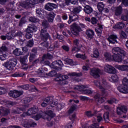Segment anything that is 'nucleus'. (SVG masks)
<instances>
[{"mask_svg":"<svg viewBox=\"0 0 128 128\" xmlns=\"http://www.w3.org/2000/svg\"><path fill=\"white\" fill-rule=\"evenodd\" d=\"M65 4L66 6H70V4H76V6L78 4V2L76 0H65Z\"/></svg>","mask_w":128,"mask_h":128,"instance_id":"e433bc0d","label":"nucleus"},{"mask_svg":"<svg viewBox=\"0 0 128 128\" xmlns=\"http://www.w3.org/2000/svg\"><path fill=\"white\" fill-rule=\"evenodd\" d=\"M44 10L42 8H36V16L40 18H44Z\"/></svg>","mask_w":128,"mask_h":128,"instance_id":"bb28decb","label":"nucleus"},{"mask_svg":"<svg viewBox=\"0 0 128 128\" xmlns=\"http://www.w3.org/2000/svg\"><path fill=\"white\" fill-rule=\"evenodd\" d=\"M32 100H34L33 97H26L24 98L21 102L22 104H28V102H30Z\"/></svg>","mask_w":128,"mask_h":128,"instance_id":"c9c22d12","label":"nucleus"},{"mask_svg":"<svg viewBox=\"0 0 128 128\" xmlns=\"http://www.w3.org/2000/svg\"><path fill=\"white\" fill-rule=\"evenodd\" d=\"M8 40H14V36L11 34L10 32H8L6 34Z\"/></svg>","mask_w":128,"mask_h":128,"instance_id":"6e6d98bb","label":"nucleus"},{"mask_svg":"<svg viewBox=\"0 0 128 128\" xmlns=\"http://www.w3.org/2000/svg\"><path fill=\"white\" fill-rule=\"evenodd\" d=\"M88 128H104V126H102L100 128V124L98 123H94L90 125Z\"/></svg>","mask_w":128,"mask_h":128,"instance_id":"49530a36","label":"nucleus"},{"mask_svg":"<svg viewBox=\"0 0 128 128\" xmlns=\"http://www.w3.org/2000/svg\"><path fill=\"white\" fill-rule=\"evenodd\" d=\"M44 102H46V104H49L51 108H54V106H56V105L58 104V101L56 102L54 100V96H48L46 97Z\"/></svg>","mask_w":128,"mask_h":128,"instance_id":"f8f14e48","label":"nucleus"},{"mask_svg":"<svg viewBox=\"0 0 128 128\" xmlns=\"http://www.w3.org/2000/svg\"><path fill=\"white\" fill-rule=\"evenodd\" d=\"M1 112L2 116H6L10 114V108H2Z\"/></svg>","mask_w":128,"mask_h":128,"instance_id":"c85d7f7f","label":"nucleus"},{"mask_svg":"<svg viewBox=\"0 0 128 128\" xmlns=\"http://www.w3.org/2000/svg\"><path fill=\"white\" fill-rule=\"evenodd\" d=\"M104 4L103 2H99L97 5V8L100 12H102L104 10Z\"/></svg>","mask_w":128,"mask_h":128,"instance_id":"ea45409f","label":"nucleus"},{"mask_svg":"<svg viewBox=\"0 0 128 128\" xmlns=\"http://www.w3.org/2000/svg\"><path fill=\"white\" fill-rule=\"evenodd\" d=\"M82 10V8L80 6L74 8L73 9V14H80V11Z\"/></svg>","mask_w":128,"mask_h":128,"instance_id":"58836bf2","label":"nucleus"},{"mask_svg":"<svg viewBox=\"0 0 128 128\" xmlns=\"http://www.w3.org/2000/svg\"><path fill=\"white\" fill-rule=\"evenodd\" d=\"M92 58H98L100 56V52H98V50L95 49L94 50V54L91 55Z\"/></svg>","mask_w":128,"mask_h":128,"instance_id":"37998d69","label":"nucleus"},{"mask_svg":"<svg viewBox=\"0 0 128 128\" xmlns=\"http://www.w3.org/2000/svg\"><path fill=\"white\" fill-rule=\"evenodd\" d=\"M122 6H118L116 7L115 10V13L114 15L116 16H118L122 14Z\"/></svg>","mask_w":128,"mask_h":128,"instance_id":"7c9ffc66","label":"nucleus"},{"mask_svg":"<svg viewBox=\"0 0 128 128\" xmlns=\"http://www.w3.org/2000/svg\"><path fill=\"white\" fill-rule=\"evenodd\" d=\"M104 57L106 58V62H110L113 60L112 56V54L108 52L104 53Z\"/></svg>","mask_w":128,"mask_h":128,"instance_id":"72a5a7b5","label":"nucleus"},{"mask_svg":"<svg viewBox=\"0 0 128 128\" xmlns=\"http://www.w3.org/2000/svg\"><path fill=\"white\" fill-rule=\"evenodd\" d=\"M44 10L42 8H36V16L40 18H44Z\"/></svg>","mask_w":128,"mask_h":128,"instance_id":"a878e982","label":"nucleus"},{"mask_svg":"<svg viewBox=\"0 0 128 128\" xmlns=\"http://www.w3.org/2000/svg\"><path fill=\"white\" fill-rule=\"evenodd\" d=\"M70 76H82V72L76 73V72H73L70 74Z\"/></svg>","mask_w":128,"mask_h":128,"instance_id":"4d7b16f0","label":"nucleus"},{"mask_svg":"<svg viewBox=\"0 0 128 128\" xmlns=\"http://www.w3.org/2000/svg\"><path fill=\"white\" fill-rule=\"evenodd\" d=\"M30 90L31 92H38V88H36L34 86V85H30Z\"/></svg>","mask_w":128,"mask_h":128,"instance_id":"774afa93","label":"nucleus"},{"mask_svg":"<svg viewBox=\"0 0 128 128\" xmlns=\"http://www.w3.org/2000/svg\"><path fill=\"white\" fill-rule=\"evenodd\" d=\"M124 64L126 65H118L116 64L115 66L116 68L122 72H128V58L124 60Z\"/></svg>","mask_w":128,"mask_h":128,"instance_id":"ddd939ff","label":"nucleus"},{"mask_svg":"<svg viewBox=\"0 0 128 128\" xmlns=\"http://www.w3.org/2000/svg\"><path fill=\"white\" fill-rule=\"evenodd\" d=\"M82 94H92L94 92L93 90H82Z\"/></svg>","mask_w":128,"mask_h":128,"instance_id":"8fccbe9b","label":"nucleus"},{"mask_svg":"<svg viewBox=\"0 0 128 128\" xmlns=\"http://www.w3.org/2000/svg\"><path fill=\"white\" fill-rule=\"evenodd\" d=\"M35 120H38L40 118H44V112L42 111H40L38 114L33 116Z\"/></svg>","mask_w":128,"mask_h":128,"instance_id":"393cba45","label":"nucleus"},{"mask_svg":"<svg viewBox=\"0 0 128 128\" xmlns=\"http://www.w3.org/2000/svg\"><path fill=\"white\" fill-rule=\"evenodd\" d=\"M85 114L88 116V118H92L94 116V114L92 113V111L88 110L85 112Z\"/></svg>","mask_w":128,"mask_h":128,"instance_id":"bf43d9fd","label":"nucleus"},{"mask_svg":"<svg viewBox=\"0 0 128 128\" xmlns=\"http://www.w3.org/2000/svg\"><path fill=\"white\" fill-rule=\"evenodd\" d=\"M28 112L30 116H32V114H38V108H32L28 109Z\"/></svg>","mask_w":128,"mask_h":128,"instance_id":"f704fd0d","label":"nucleus"},{"mask_svg":"<svg viewBox=\"0 0 128 128\" xmlns=\"http://www.w3.org/2000/svg\"><path fill=\"white\" fill-rule=\"evenodd\" d=\"M53 56L50 54L48 52L46 54H44L42 56V60H52Z\"/></svg>","mask_w":128,"mask_h":128,"instance_id":"4c0bfd02","label":"nucleus"},{"mask_svg":"<svg viewBox=\"0 0 128 128\" xmlns=\"http://www.w3.org/2000/svg\"><path fill=\"white\" fill-rule=\"evenodd\" d=\"M117 39L118 36L112 34L108 36L107 38V40L110 42V44H114L116 42V44H118V41L116 40Z\"/></svg>","mask_w":128,"mask_h":128,"instance_id":"aec40b11","label":"nucleus"},{"mask_svg":"<svg viewBox=\"0 0 128 128\" xmlns=\"http://www.w3.org/2000/svg\"><path fill=\"white\" fill-rule=\"evenodd\" d=\"M86 38L89 40H91L94 38V31L91 29H88L86 30Z\"/></svg>","mask_w":128,"mask_h":128,"instance_id":"412c9836","label":"nucleus"},{"mask_svg":"<svg viewBox=\"0 0 128 128\" xmlns=\"http://www.w3.org/2000/svg\"><path fill=\"white\" fill-rule=\"evenodd\" d=\"M36 54H30L29 57V60L30 62L34 61V60L36 58Z\"/></svg>","mask_w":128,"mask_h":128,"instance_id":"13d9d810","label":"nucleus"},{"mask_svg":"<svg viewBox=\"0 0 128 128\" xmlns=\"http://www.w3.org/2000/svg\"><path fill=\"white\" fill-rule=\"evenodd\" d=\"M80 98L82 102H88V100H90V98L86 96H80Z\"/></svg>","mask_w":128,"mask_h":128,"instance_id":"e2e57ef3","label":"nucleus"},{"mask_svg":"<svg viewBox=\"0 0 128 128\" xmlns=\"http://www.w3.org/2000/svg\"><path fill=\"white\" fill-rule=\"evenodd\" d=\"M26 22V20L25 17H22L21 18L20 20L18 26H22V24H24Z\"/></svg>","mask_w":128,"mask_h":128,"instance_id":"09e8293b","label":"nucleus"},{"mask_svg":"<svg viewBox=\"0 0 128 128\" xmlns=\"http://www.w3.org/2000/svg\"><path fill=\"white\" fill-rule=\"evenodd\" d=\"M38 30V27L34 24H31L28 26V28L26 30V34L24 36V38L27 40H30L32 38V32H36Z\"/></svg>","mask_w":128,"mask_h":128,"instance_id":"423d86ee","label":"nucleus"},{"mask_svg":"<svg viewBox=\"0 0 128 128\" xmlns=\"http://www.w3.org/2000/svg\"><path fill=\"white\" fill-rule=\"evenodd\" d=\"M105 70H106L108 74H116V68L110 65H106Z\"/></svg>","mask_w":128,"mask_h":128,"instance_id":"4be33fe9","label":"nucleus"},{"mask_svg":"<svg viewBox=\"0 0 128 128\" xmlns=\"http://www.w3.org/2000/svg\"><path fill=\"white\" fill-rule=\"evenodd\" d=\"M82 30L80 26L74 23L70 26V30H68L67 32L69 36H72V34L74 36H80V32Z\"/></svg>","mask_w":128,"mask_h":128,"instance_id":"20e7f679","label":"nucleus"},{"mask_svg":"<svg viewBox=\"0 0 128 128\" xmlns=\"http://www.w3.org/2000/svg\"><path fill=\"white\" fill-rule=\"evenodd\" d=\"M92 8L89 5H86L84 8V12L86 14H90L92 12Z\"/></svg>","mask_w":128,"mask_h":128,"instance_id":"b1692460","label":"nucleus"},{"mask_svg":"<svg viewBox=\"0 0 128 128\" xmlns=\"http://www.w3.org/2000/svg\"><path fill=\"white\" fill-rule=\"evenodd\" d=\"M76 108H78L76 104L72 105L68 111V114H72L76 110Z\"/></svg>","mask_w":128,"mask_h":128,"instance_id":"79ce46f5","label":"nucleus"},{"mask_svg":"<svg viewBox=\"0 0 128 128\" xmlns=\"http://www.w3.org/2000/svg\"><path fill=\"white\" fill-rule=\"evenodd\" d=\"M48 22L47 21H43L42 22V28L40 31V35L50 34L48 32Z\"/></svg>","mask_w":128,"mask_h":128,"instance_id":"9b49d317","label":"nucleus"},{"mask_svg":"<svg viewBox=\"0 0 128 128\" xmlns=\"http://www.w3.org/2000/svg\"><path fill=\"white\" fill-rule=\"evenodd\" d=\"M18 64V60L16 58H12L9 60L2 64L3 66L6 68L8 70H13Z\"/></svg>","mask_w":128,"mask_h":128,"instance_id":"39448f33","label":"nucleus"},{"mask_svg":"<svg viewBox=\"0 0 128 128\" xmlns=\"http://www.w3.org/2000/svg\"><path fill=\"white\" fill-rule=\"evenodd\" d=\"M120 2H122V4L124 6H128V0H118Z\"/></svg>","mask_w":128,"mask_h":128,"instance_id":"69168bd1","label":"nucleus"},{"mask_svg":"<svg viewBox=\"0 0 128 128\" xmlns=\"http://www.w3.org/2000/svg\"><path fill=\"white\" fill-rule=\"evenodd\" d=\"M122 112L126 114L128 112V108L126 106H122L120 107H118L116 110V114L118 116H120Z\"/></svg>","mask_w":128,"mask_h":128,"instance_id":"a211bd4d","label":"nucleus"},{"mask_svg":"<svg viewBox=\"0 0 128 128\" xmlns=\"http://www.w3.org/2000/svg\"><path fill=\"white\" fill-rule=\"evenodd\" d=\"M41 38L42 42L40 43V46L44 48L45 50L48 49V46H50V43L48 42V40L50 39V35L48 34H46V35H40Z\"/></svg>","mask_w":128,"mask_h":128,"instance_id":"6e6552de","label":"nucleus"},{"mask_svg":"<svg viewBox=\"0 0 128 128\" xmlns=\"http://www.w3.org/2000/svg\"><path fill=\"white\" fill-rule=\"evenodd\" d=\"M29 22H38L40 20L38 18L31 16L29 18Z\"/></svg>","mask_w":128,"mask_h":128,"instance_id":"603ef678","label":"nucleus"},{"mask_svg":"<svg viewBox=\"0 0 128 128\" xmlns=\"http://www.w3.org/2000/svg\"><path fill=\"white\" fill-rule=\"evenodd\" d=\"M108 104H116V99L115 98H111L107 100Z\"/></svg>","mask_w":128,"mask_h":128,"instance_id":"5fc2aeb1","label":"nucleus"},{"mask_svg":"<svg viewBox=\"0 0 128 128\" xmlns=\"http://www.w3.org/2000/svg\"><path fill=\"white\" fill-rule=\"evenodd\" d=\"M104 120H110V114L108 112L104 114Z\"/></svg>","mask_w":128,"mask_h":128,"instance_id":"0e129e2a","label":"nucleus"},{"mask_svg":"<svg viewBox=\"0 0 128 128\" xmlns=\"http://www.w3.org/2000/svg\"><path fill=\"white\" fill-rule=\"evenodd\" d=\"M24 94V91H18V90H10L8 92V96L10 98H20V96Z\"/></svg>","mask_w":128,"mask_h":128,"instance_id":"4468645a","label":"nucleus"},{"mask_svg":"<svg viewBox=\"0 0 128 128\" xmlns=\"http://www.w3.org/2000/svg\"><path fill=\"white\" fill-rule=\"evenodd\" d=\"M76 58H81V60H86V56L82 54H76Z\"/></svg>","mask_w":128,"mask_h":128,"instance_id":"3c124183","label":"nucleus"},{"mask_svg":"<svg viewBox=\"0 0 128 128\" xmlns=\"http://www.w3.org/2000/svg\"><path fill=\"white\" fill-rule=\"evenodd\" d=\"M112 80L113 82L116 84L118 82V76L116 74L112 76Z\"/></svg>","mask_w":128,"mask_h":128,"instance_id":"de8ad7c7","label":"nucleus"},{"mask_svg":"<svg viewBox=\"0 0 128 128\" xmlns=\"http://www.w3.org/2000/svg\"><path fill=\"white\" fill-rule=\"evenodd\" d=\"M18 36L20 38V40L24 42L26 40V38H24V35L22 33V32L20 31H17L16 32V35L15 36V38Z\"/></svg>","mask_w":128,"mask_h":128,"instance_id":"c756f323","label":"nucleus"},{"mask_svg":"<svg viewBox=\"0 0 128 128\" xmlns=\"http://www.w3.org/2000/svg\"><path fill=\"white\" fill-rule=\"evenodd\" d=\"M34 43L32 39L29 40L27 42V46H28V48H32V46H34Z\"/></svg>","mask_w":128,"mask_h":128,"instance_id":"864d4df0","label":"nucleus"},{"mask_svg":"<svg viewBox=\"0 0 128 128\" xmlns=\"http://www.w3.org/2000/svg\"><path fill=\"white\" fill-rule=\"evenodd\" d=\"M76 114H74L72 116H70L69 118L70 120H72V124H74V121L76 120Z\"/></svg>","mask_w":128,"mask_h":128,"instance_id":"052dcab7","label":"nucleus"},{"mask_svg":"<svg viewBox=\"0 0 128 128\" xmlns=\"http://www.w3.org/2000/svg\"><path fill=\"white\" fill-rule=\"evenodd\" d=\"M122 85H120L117 88V90L122 94H128V79L126 78H124Z\"/></svg>","mask_w":128,"mask_h":128,"instance_id":"0eeeda50","label":"nucleus"},{"mask_svg":"<svg viewBox=\"0 0 128 128\" xmlns=\"http://www.w3.org/2000/svg\"><path fill=\"white\" fill-rule=\"evenodd\" d=\"M19 88L24 90H30V84H25L24 85L20 86Z\"/></svg>","mask_w":128,"mask_h":128,"instance_id":"a18cd8bd","label":"nucleus"},{"mask_svg":"<svg viewBox=\"0 0 128 128\" xmlns=\"http://www.w3.org/2000/svg\"><path fill=\"white\" fill-rule=\"evenodd\" d=\"M26 60H28L26 57H22L20 58V62L23 66H26Z\"/></svg>","mask_w":128,"mask_h":128,"instance_id":"a19ab883","label":"nucleus"},{"mask_svg":"<svg viewBox=\"0 0 128 128\" xmlns=\"http://www.w3.org/2000/svg\"><path fill=\"white\" fill-rule=\"evenodd\" d=\"M46 76H56V78L54 79L56 82H60L61 84H66V80L68 78V76L66 75H62V74H56V71L53 70L49 73L46 74Z\"/></svg>","mask_w":128,"mask_h":128,"instance_id":"f03ea898","label":"nucleus"},{"mask_svg":"<svg viewBox=\"0 0 128 128\" xmlns=\"http://www.w3.org/2000/svg\"><path fill=\"white\" fill-rule=\"evenodd\" d=\"M36 126V123L30 119L24 120L23 124V126L26 128H34Z\"/></svg>","mask_w":128,"mask_h":128,"instance_id":"2eb2a0df","label":"nucleus"},{"mask_svg":"<svg viewBox=\"0 0 128 128\" xmlns=\"http://www.w3.org/2000/svg\"><path fill=\"white\" fill-rule=\"evenodd\" d=\"M124 26H126V24H124V23L123 22H119L113 26V28H118V30H122V28H124Z\"/></svg>","mask_w":128,"mask_h":128,"instance_id":"2f4dec72","label":"nucleus"},{"mask_svg":"<svg viewBox=\"0 0 128 128\" xmlns=\"http://www.w3.org/2000/svg\"><path fill=\"white\" fill-rule=\"evenodd\" d=\"M100 70L98 68L92 69L90 72V76H92L94 77V78H100Z\"/></svg>","mask_w":128,"mask_h":128,"instance_id":"f3484780","label":"nucleus"},{"mask_svg":"<svg viewBox=\"0 0 128 128\" xmlns=\"http://www.w3.org/2000/svg\"><path fill=\"white\" fill-rule=\"evenodd\" d=\"M112 60L116 62H122L124 60L122 56H126V51L120 48V47H114L112 49Z\"/></svg>","mask_w":128,"mask_h":128,"instance_id":"f257e3e1","label":"nucleus"},{"mask_svg":"<svg viewBox=\"0 0 128 128\" xmlns=\"http://www.w3.org/2000/svg\"><path fill=\"white\" fill-rule=\"evenodd\" d=\"M99 88L101 90V94L97 93L94 96V98L98 104H104V102L106 101V98L104 97L106 94V89L100 85L99 86Z\"/></svg>","mask_w":128,"mask_h":128,"instance_id":"7ed1b4c3","label":"nucleus"},{"mask_svg":"<svg viewBox=\"0 0 128 128\" xmlns=\"http://www.w3.org/2000/svg\"><path fill=\"white\" fill-rule=\"evenodd\" d=\"M56 14L54 12H50L47 16L48 20V22H54V18H56Z\"/></svg>","mask_w":128,"mask_h":128,"instance_id":"cd10ccee","label":"nucleus"},{"mask_svg":"<svg viewBox=\"0 0 128 128\" xmlns=\"http://www.w3.org/2000/svg\"><path fill=\"white\" fill-rule=\"evenodd\" d=\"M13 54L16 56H22L24 52H22L20 48H16L13 51Z\"/></svg>","mask_w":128,"mask_h":128,"instance_id":"473e14b6","label":"nucleus"},{"mask_svg":"<svg viewBox=\"0 0 128 128\" xmlns=\"http://www.w3.org/2000/svg\"><path fill=\"white\" fill-rule=\"evenodd\" d=\"M26 110V108L24 107L17 108L15 109L12 110V114H20L24 112Z\"/></svg>","mask_w":128,"mask_h":128,"instance_id":"5701e85b","label":"nucleus"},{"mask_svg":"<svg viewBox=\"0 0 128 128\" xmlns=\"http://www.w3.org/2000/svg\"><path fill=\"white\" fill-rule=\"evenodd\" d=\"M62 66H64V63L62 60L54 61L50 65V68L53 70H62Z\"/></svg>","mask_w":128,"mask_h":128,"instance_id":"1a4fd4ad","label":"nucleus"},{"mask_svg":"<svg viewBox=\"0 0 128 128\" xmlns=\"http://www.w3.org/2000/svg\"><path fill=\"white\" fill-rule=\"evenodd\" d=\"M44 116L46 114L47 116L46 120L48 122L52 120V118H54V116H56V114L54 113V112L52 110H48L46 111H44Z\"/></svg>","mask_w":128,"mask_h":128,"instance_id":"6ab92c4d","label":"nucleus"},{"mask_svg":"<svg viewBox=\"0 0 128 128\" xmlns=\"http://www.w3.org/2000/svg\"><path fill=\"white\" fill-rule=\"evenodd\" d=\"M56 48V46L54 44H50V46H48L47 48L48 52H52Z\"/></svg>","mask_w":128,"mask_h":128,"instance_id":"680f3d73","label":"nucleus"},{"mask_svg":"<svg viewBox=\"0 0 128 128\" xmlns=\"http://www.w3.org/2000/svg\"><path fill=\"white\" fill-rule=\"evenodd\" d=\"M56 8H58V5L52 2H48L45 5V10L48 12H52Z\"/></svg>","mask_w":128,"mask_h":128,"instance_id":"dca6fc26","label":"nucleus"},{"mask_svg":"<svg viewBox=\"0 0 128 128\" xmlns=\"http://www.w3.org/2000/svg\"><path fill=\"white\" fill-rule=\"evenodd\" d=\"M20 6L24 8H32L34 6V2L32 0H25L20 2Z\"/></svg>","mask_w":128,"mask_h":128,"instance_id":"9d476101","label":"nucleus"},{"mask_svg":"<svg viewBox=\"0 0 128 128\" xmlns=\"http://www.w3.org/2000/svg\"><path fill=\"white\" fill-rule=\"evenodd\" d=\"M66 62L68 64H70V66H74V60L72 59L68 58L65 60Z\"/></svg>","mask_w":128,"mask_h":128,"instance_id":"338daca9","label":"nucleus"},{"mask_svg":"<svg viewBox=\"0 0 128 128\" xmlns=\"http://www.w3.org/2000/svg\"><path fill=\"white\" fill-rule=\"evenodd\" d=\"M24 76V73H20L18 72H16L14 74H12V76L13 78H22Z\"/></svg>","mask_w":128,"mask_h":128,"instance_id":"c03bdc74","label":"nucleus"}]
</instances>
